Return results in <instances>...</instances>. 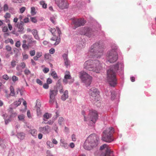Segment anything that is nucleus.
I'll return each mask as SVG.
<instances>
[{
    "label": "nucleus",
    "mask_w": 156,
    "mask_h": 156,
    "mask_svg": "<svg viewBox=\"0 0 156 156\" xmlns=\"http://www.w3.org/2000/svg\"><path fill=\"white\" fill-rule=\"evenodd\" d=\"M124 66L123 63H118L115 65L111 66L107 71V80L109 85L112 87H115L117 84L116 77V73L119 70L122 73Z\"/></svg>",
    "instance_id": "nucleus-1"
},
{
    "label": "nucleus",
    "mask_w": 156,
    "mask_h": 156,
    "mask_svg": "<svg viewBox=\"0 0 156 156\" xmlns=\"http://www.w3.org/2000/svg\"><path fill=\"white\" fill-rule=\"evenodd\" d=\"M104 44L101 41L96 42L90 48L88 55L92 57L100 58L103 54Z\"/></svg>",
    "instance_id": "nucleus-2"
},
{
    "label": "nucleus",
    "mask_w": 156,
    "mask_h": 156,
    "mask_svg": "<svg viewBox=\"0 0 156 156\" xmlns=\"http://www.w3.org/2000/svg\"><path fill=\"white\" fill-rule=\"evenodd\" d=\"M83 68L87 70L98 73L102 69V65L98 60L89 59L84 62Z\"/></svg>",
    "instance_id": "nucleus-3"
},
{
    "label": "nucleus",
    "mask_w": 156,
    "mask_h": 156,
    "mask_svg": "<svg viewBox=\"0 0 156 156\" xmlns=\"http://www.w3.org/2000/svg\"><path fill=\"white\" fill-rule=\"evenodd\" d=\"M99 138L95 133L90 135L86 139L83 145L84 148L90 150L96 147L99 143Z\"/></svg>",
    "instance_id": "nucleus-4"
},
{
    "label": "nucleus",
    "mask_w": 156,
    "mask_h": 156,
    "mask_svg": "<svg viewBox=\"0 0 156 156\" xmlns=\"http://www.w3.org/2000/svg\"><path fill=\"white\" fill-rule=\"evenodd\" d=\"M112 49L108 51L106 55L107 59L110 63H114L116 62L118 58L117 52L118 48L115 44H113L112 46Z\"/></svg>",
    "instance_id": "nucleus-5"
},
{
    "label": "nucleus",
    "mask_w": 156,
    "mask_h": 156,
    "mask_svg": "<svg viewBox=\"0 0 156 156\" xmlns=\"http://www.w3.org/2000/svg\"><path fill=\"white\" fill-rule=\"evenodd\" d=\"M98 119V115L97 112L94 110L90 111L88 115L84 116V121L89 125L92 126L94 124Z\"/></svg>",
    "instance_id": "nucleus-6"
},
{
    "label": "nucleus",
    "mask_w": 156,
    "mask_h": 156,
    "mask_svg": "<svg viewBox=\"0 0 156 156\" xmlns=\"http://www.w3.org/2000/svg\"><path fill=\"white\" fill-rule=\"evenodd\" d=\"M95 156H114L107 144H104L101 146L100 149L94 153Z\"/></svg>",
    "instance_id": "nucleus-7"
},
{
    "label": "nucleus",
    "mask_w": 156,
    "mask_h": 156,
    "mask_svg": "<svg viewBox=\"0 0 156 156\" xmlns=\"http://www.w3.org/2000/svg\"><path fill=\"white\" fill-rule=\"evenodd\" d=\"M114 131L113 128L112 127H110L106 129L103 132L102 138V140L109 143L113 141L112 135Z\"/></svg>",
    "instance_id": "nucleus-8"
},
{
    "label": "nucleus",
    "mask_w": 156,
    "mask_h": 156,
    "mask_svg": "<svg viewBox=\"0 0 156 156\" xmlns=\"http://www.w3.org/2000/svg\"><path fill=\"white\" fill-rule=\"evenodd\" d=\"M80 77L87 87L90 85L92 82V77L86 72L83 71L80 72Z\"/></svg>",
    "instance_id": "nucleus-9"
},
{
    "label": "nucleus",
    "mask_w": 156,
    "mask_h": 156,
    "mask_svg": "<svg viewBox=\"0 0 156 156\" xmlns=\"http://www.w3.org/2000/svg\"><path fill=\"white\" fill-rule=\"evenodd\" d=\"M89 93L90 98L94 101H98L100 99L99 92L97 89L92 88L89 90Z\"/></svg>",
    "instance_id": "nucleus-10"
},
{
    "label": "nucleus",
    "mask_w": 156,
    "mask_h": 156,
    "mask_svg": "<svg viewBox=\"0 0 156 156\" xmlns=\"http://www.w3.org/2000/svg\"><path fill=\"white\" fill-rule=\"evenodd\" d=\"M97 32L89 28H83L81 29L80 34L84 35L89 37H90L95 35Z\"/></svg>",
    "instance_id": "nucleus-11"
},
{
    "label": "nucleus",
    "mask_w": 156,
    "mask_h": 156,
    "mask_svg": "<svg viewBox=\"0 0 156 156\" xmlns=\"http://www.w3.org/2000/svg\"><path fill=\"white\" fill-rule=\"evenodd\" d=\"M58 92V90L56 87H54L53 89L50 90L49 93V103L51 104H52L54 102L55 97L57 95Z\"/></svg>",
    "instance_id": "nucleus-12"
},
{
    "label": "nucleus",
    "mask_w": 156,
    "mask_h": 156,
    "mask_svg": "<svg viewBox=\"0 0 156 156\" xmlns=\"http://www.w3.org/2000/svg\"><path fill=\"white\" fill-rule=\"evenodd\" d=\"M86 22L83 19H75L73 20L72 23L74 25V29H76L80 26H83Z\"/></svg>",
    "instance_id": "nucleus-13"
},
{
    "label": "nucleus",
    "mask_w": 156,
    "mask_h": 156,
    "mask_svg": "<svg viewBox=\"0 0 156 156\" xmlns=\"http://www.w3.org/2000/svg\"><path fill=\"white\" fill-rule=\"evenodd\" d=\"M56 4L61 9L68 8V4L66 0H55Z\"/></svg>",
    "instance_id": "nucleus-14"
},
{
    "label": "nucleus",
    "mask_w": 156,
    "mask_h": 156,
    "mask_svg": "<svg viewBox=\"0 0 156 156\" xmlns=\"http://www.w3.org/2000/svg\"><path fill=\"white\" fill-rule=\"evenodd\" d=\"M39 130L40 132L44 134H48L51 131L50 127L48 125L39 127Z\"/></svg>",
    "instance_id": "nucleus-15"
},
{
    "label": "nucleus",
    "mask_w": 156,
    "mask_h": 156,
    "mask_svg": "<svg viewBox=\"0 0 156 156\" xmlns=\"http://www.w3.org/2000/svg\"><path fill=\"white\" fill-rule=\"evenodd\" d=\"M16 27L18 29V32L21 34L23 33L24 32L23 27V23L22 21L20 22H18L15 24Z\"/></svg>",
    "instance_id": "nucleus-16"
},
{
    "label": "nucleus",
    "mask_w": 156,
    "mask_h": 156,
    "mask_svg": "<svg viewBox=\"0 0 156 156\" xmlns=\"http://www.w3.org/2000/svg\"><path fill=\"white\" fill-rule=\"evenodd\" d=\"M27 41L28 42V44L30 46H36L37 41H36L34 40L32 37L28 38V39H27Z\"/></svg>",
    "instance_id": "nucleus-17"
},
{
    "label": "nucleus",
    "mask_w": 156,
    "mask_h": 156,
    "mask_svg": "<svg viewBox=\"0 0 156 156\" xmlns=\"http://www.w3.org/2000/svg\"><path fill=\"white\" fill-rule=\"evenodd\" d=\"M60 145L62 147H63L66 149H68L69 147L68 144L64 139H61L60 140Z\"/></svg>",
    "instance_id": "nucleus-18"
},
{
    "label": "nucleus",
    "mask_w": 156,
    "mask_h": 156,
    "mask_svg": "<svg viewBox=\"0 0 156 156\" xmlns=\"http://www.w3.org/2000/svg\"><path fill=\"white\" fill-rule=\"evenodd\" d=\"M34 38L37 40H40V37L38 34V32L36 30H33L31 31Z\"/></svg>",
    "instance_id": "nucleus-19"
},
{
    "label": "nucleus",
    "mask_w": 156,
    "mask_h": 156,
    "mask_svg": "<svg viewBox=\"0 0 156 156\" xmlns=\"http://www.w3.org/2000/svg\"><path fill=\"white\" fill-rule=\"evenodd\" d=\"M51 117V115L48 113H46L43 116V120L45 121H46L47 120L50 118Z\"/></svg>",
    "instance_id": "nucleus-20"
},
{
    "label": "nucleus",
    "mask_w": 156,
    "mask_h": 156,
    "mask_svg": "<svg viewBox=\"0 0 156 156\" xmlns=\"http://www.w3.org/2000/svg\"><path fill=\"white\" fill-rule=\"evenodd\" d=\"M68 92L67 90L65 91L64 94L62 95L61 99L63 101H65L68 97Z\"/></svg>",
    "instance_id": "nucleus-21"
},
{
    "label": "nucleus",
    "mask_w": 156,
    "mask_h": 156,
    "mask_svg": "<svg viewBox=\"0 0 156 156\" xmlns=\"http://www.w3.org/2000/svg\"><path fill=\"white\" fill-rule=\"evenodd\" d=\"M25 134L23 133H18L17 135V137L21 140H23L25 137Z\"/></svg>",
    "instance_id": "nucleus-22"
},
{
    "label": "nucleus",
    "mask_w": 156,
    "mask_h": 156,
    "mask_svg": "<svg viewBox=\"0 0 156 156\" xmlns=\"http://www.w3.org/2000/svg\"><path fill=\"white\" fill-rule=\"evenodd\" d=\"M29 132L34 136L36 137L37 135V131L35 129H30L29 130Z\"/></svg>",
    "instance_id": "nucleus-23"
},
{
    "label": "nucleus",
    "mask_w": 156,
    "mask_h": 156,
    "mask_svg": "<svg viewBox=\"0 0 156 156\" xmlns=\"http://www.w3.org/2000/svg\"><path fill=\"white\" fill-rule=\"evenodd\" d=\"M71 78V76L69 74H66L64 76V79L63 80V82L65 84H66L67 83V80L70 79Z\"/></svg>",
    "instance_id": "nucleus-24"
},
{
    "label": "nucleus",
    "mask_w": 156,
    "mask_h": 156,
    "mask_svg": "<svg viewBox=\"0 0 156 156\" xmlns=\"http://www.w3.org/2000/svg\"><path fill=\"white\" fill-rule=\"evenodd\" d=\"M22 100H23V99H19L18 101L14 102L13 103V105L16 106V107H17L21 104Z\"/></svg>",
    "instance_id": "nucleus-25"
},
{
    "label": "nucleus",
    "mask_w": 156,
    "mask_h": 156,
    "mask_svg": "<svg viewBox=\"0 0 156 156\" xmlns=\"http://www.w3.org/2000/svg\"><path fill=\"white\" fill-rule=\"evenodd\" d=\"M51 70V71H52L51 73V75L54 79H57L58 78L57 75L55 71Z\"/></svg>",
    "instance_id": "nucleus-26"
},
{
    "label": "nucleus",
    "mask_w": 156,
    "mask_h": 156,
    "mask_svg": "<svg viewBox=\"0 0 156 156\" xmlns=\"http://www.w3.org/2000/svg\"><path fill=\"white\" fill-rule=\"evenodd\" d=\"M10 95L12 96H15V93L13 87L12 86H10Z\"/></svg>",
    "instance_id": "nucleus-27"
},
{
    "label": "nucleus",
    "mask_w": 156,
    "mask_h": 156,
    "mask_svg": "<svg viewBox=\"0 0 156 156\" xmlns=\"http://www.w3.org/2000/svg\"><path fill=\"white\" fill-rule=\"evenodd\" d=\"M40 3L42 6L43 8L46 9L47 7V5L44 1H42L40 2Z\"/></svg>",
    "instance_id": "nucleus-28"
},
{
    "label": "nucleus",
    "mask_w": 156,
    "mask_h": 156,
    "mask_svg": "<svg viewBox=\"0 0 156 156\" xmlns=\"http://www.w3.org/2000/svg\"><path fill=\"white\" fill-rule=\"evenodd\" d=\"M65 65L66 67H68V66L69 65L70 62L69 59L64 60Z\"/></svg>",
    "instance_id": "nucleus-29"
},
{
    "label": "nucleus",
    "mask_w": 156,
    "mask_h": 156,
    "mask_svg": "<svg viewBox=\"0 0 156 156\" xmlns=\"http://www.w3.org/2000/svg\"><path fill=\"white\" fill-rule=\"evenodd\" d=\"M24 116L23 114H21L18 116V118L19 120L23 121L24 120Z\"/></svg>",
    "instance_id": "nucleus-30"
},
{
    "label": "nucleus",
    "mask_w": 156,
    "mask_h": 156,
    "mask_svg": "<svg viewBox=\"0 0 156 156\" xmlns=\"http://www.w3.org/2000/svg\"><path fill=\"white\" fill-rule=\"evenodd\" d=\"M31 13L32 16H34L36 14L35 8L34 7L31 8Z\"/></svg>",
    "instance_id": "nucleus-31"
},
{
    "label": "nucleus",
    "mask_w": 156,
    "mask_h": 156,
    "mask_svg": "<svg viewBox=\"0 0 156 156\" xmlns=\"http://www.w3.org/2000/svg\"><path fill=\"white\" fill-rule=\"evenodd\" d=\"M54 123V121L53 120H49V121H48V122H42V123L45 124H48L49 125H52L53 123Z\"/></svg>",
    "instance_id": "nucleus-32"
},
{
    "label": "nucleus",
    "mask_w": 156,
    "mask_h": 156,
    "mask_svg": "<svg viewBox=\"0 0 156 156\" xmlns=\"http://www.w3.org/2000/svg\"><path fill=\"white\" fill-rule=\"evenodd\" d=\"M64 121V119L62 117H59L58 120V122L59 124L61 125L62 123Z\"/></svg>",
    "instance_id": "nucleus-33"
},
{
    "label": "nucleus",
    "mask_w": 156,
    "mask_h": 156,
    "mask_svg": "<svg viewBox=\"0 0 156 156\" xmlns=\"http://www.w3.org/2000/svg\"><path fill=\"white\" fill-rule=\"evenodd\" d=\"M29 46H30L28 44H22V47L24 50L28 49Z\"/></svg>",
    "instance_id": "nucleus-34"
},
{
    "label": "nucleus",
    "mask_w": 156,
    "mask_h": 156,
    "mask_svg": "<svg viewBox=\"0 0 156 156\" xmlns=\"http://www.w3.org/2000/svg\"><path fill=\"white\" fill-rule=\"evenodd\" d=\"M12 80L13 82L15 83L18 80V78L15 76H13L12 77Z\"/></svg>",
    "instance_id": "nucleus-35"
},
{
    "label": "nucleus",
    "mask_w": 156,
    "mask_h": 156,
    "mask_svg": "<svg viewBox=\"0 0 156 156\" xmlns=\"http://www.w3.org/2000/svg\"><path fill=\"white\" fill-rule=\"evenodd\" d=\"M37 115L38 116H40L41 114V112L40 108L37 107L36 109Z\"/></svg>",
    "instance_id": "nucleus-36"
},
{
    "label": "nucleus",
    "mask_w": 156,
    "mask_h": 156,
    "mask_svg": "<svg viewBox=\"0 0 156 156\" xmlns=\"http://www.w3.org/2000/svg\"><path fill=\"white\" fill-rule=\"evenodd\" d=\"M46 144L47 145L50 147H54V145L50 141H47L46 142Z\"/></svg>",
    "instance_id": "nucleus-37"
},
{
    "label": "nucleus",
    "mask_w": 156,
    "mask_h": 156,
    "mask_svg": "<svg viewBox=\"0 0 156 156\" xmlns=\"http://www.w3.org/2000/svg\"><path fill=\"white\" fill-rule=\"evenodd\" d=\"M16 69L18 71H20L21 72H23L22 69L20 67V65H17L16 67Z\"/></svg>",
    "instance_id": "nucleus-38"
},
{
    "label": "nucleus",
    "mask_w": 156,
    "mask_h": 156,
    "mask_svg": "<svg viewBox=\"0 0 156 156\" xmlns=\"http://www.w3.org/2000/svg\"><path fill=\"white\" fill-rule=\"evenodd\" d=\"M62 57L64 60L68 59V54H67L65 53L63 54L62 55Z\"/></svg>",
    "instance_id": "nucleus-39"
},
{
    "label": "nucleus",
    "mask_w": 156,
    "mask_h": 156,
    "mask_svg": "<svg viewBox=\"0 0 156 156\" xmlns=\"http://www.w3.org/2000/svg\"><path fill=\"white\" fill-rule=\"evenodd\" d=\"M25 75H28L30 73V71L28 69H26L24 71Z\"/></svg>",
    "instance_id": "nucleus-40"
},
{
    "label": "nucleus",
    "mask_w": 156,
    "mask_h": 156,
    "mask_svg": "<svg viewBox=\"0 0 156 156\" xmlns=\"http://www.w3.org/2000/svg\"><path fill=\"white\" fill-rule=\"evenodd\" d=\"M42 52H38L36 53V56L39 58L42 56Z\"/></svg>",
    "instance_id": "nucleus-41"
},
{
    "label": "nucleus",
    "mask_w": 156,
    "mask_h": 156,
    "mask_svg": "<svg viewBox=\"0 0 156 156\" xmlns=\"http://www.w3.org/2000/svg\"><path fill=\"white\" fill-rule=\"evenodd\" d=\"M30 54L31 56H34L35 54V51L34 50L30 51Z\"/></svg>",
    "instance_id": "nucleus-42"
},
{
    "label": "nucleus",
    "mask_w": 156,
    "mask_h": 156,
    "mask_svg": "<svg viewBox=\"0 0 156 156\" xmlns=\"http://www.w3.org/2000/svg\"><path fill=\"white\" fill-rule=\"evenodd\" d=\"M8 5L7 4H5L3 6V10L5 12L8 10Z\"/></svg>",
    "instance_id": "nucleus-43"
},
{
    "label": "nucleus",
    "mask_w": 156,
    "mask_h": 156,
    "mask_svg": "<svg viewBox=\"0 0 156 156\" xmlns=\"http://www.w3.org/2000/svg\"><path fill=\"white\" fill-rule=\"evenodd\" d=\"M21 45V43L20 41H17L15 44V46L17 48L20 47Z\"/></svg>",
    "instance_id": "nucleus-44"
},
{
    "label": "nucleus",
    "mask_w": 156,
    "mask_h": 156,
    "mask_svg": "<svg viewBox=\"0 0 156 156\" xmlns=\"http://www.w3.org/2000/svg\"><path fill=\"white\" fill-rule=\"evenodd\" d=\"M30 37H31L29 36L27 34H24L22 37V38L25 40L28 39V38H30Z\"/></svg>",
    "instance_id": "nucleus-45"
},
{
    "label": "nucleus",
    "mask_w": 156,
    "mask_h": 156,
    "mask_svg": "<svg viewBox=\"0 0 156 156\" xmlns=\"http://www.w3.org/2000/svg\"><path fill=\"white\" fill-rule=\"evenodd\" d=\"M20 65V67L22 68V69H24L26 67V64L24 62H21Z\"/></svg>",
    "instance_id": "nucleus-46"
},
{
    "label": "nucleus",
    "mask_w": 156,
    "mask_h": 156,
    "mask_svg": "<svg viewBox=\"0 0 156 156\" xmlns=\"http://www.w3.org/2000/svg\"><path fill=\"white\" fill-rule=\"evenodd\" d=\"M60 38H58L56 40L55 43L54 44L55 45H57L60 42Z\"/></svg>",
    "instance_id": "nucleus-47"
},
{
    "label": "nucleus",
    "mask_w": 156,
    "mask_h": 156,
    "mask_svg": "<svg viewBox=\"0 0 156 156\" xmlns=\"http://www.w3.org/2000/svg\"><path fill=\"white\" fill-rule=\"evenodd\" d=\"M60 38H58L56 40L55 43L54 44L55 45H57L60 42Z\"/></svg>",
    "instance_id": "nucleus-48"
},
{
    "label": "nucleus",
    "mask_w": 156,
    "mask_h": 156,
    "mask_svg": "<svg viewBox=\"0 0 156 156\" xmlns=\"http://www.w3.org/2000/svg\"><path fill=\"white\" fill-rule=\"evenodd\" d=\"M60 38H58L56 40L55 43L54 44L55 45H57L60 42Z\"/></svg>",
    "instance_id": "nucleus-49"
},
{
    "label": "nucleus",
    "mask_w": 156,
    "mask_h": 156,
    "mask_svg": "<svg viewBox=\"0 0 156 156\" xmlns=\"http://www.w3.org/2000/svg\"><path fill=\"white\" fill-rule=\"evenodd\" d=\"M11 65L12 67H14L16 66V61L14 60H12L11 62Z\"/></svg>",
    "instance_id": "nucleus-50"
},
{
    "label": "nucleus",
    "mask_w": 156,
    "mask_h": 156,
    "mask_svg": "<svg viewBox=\"0 0 156 156\" xmlns=\"http://www.w3.org/2000/svg\"><path fill=\"white\" fill-rule=\"evenodd\" d=\"M51 33L54 36V33L55 31L56 30L55 28H50L49 29Z\"/></svg>",
    "instance_id": "nucleus-51"
},
{
    "label": "nucleus",
    "mask_w": 156,
    "mask_h": 156,
    "mask_svg": "<svg viewBox=\"0 0 156 156\" xmlns=\"http://www.w3.org/2000/svg\"><path fill=\"white\" fill-rule=\"evenodd\" d=\"M6 49L8 51H10L12 50V48L9 45H6L5 47Z\"/></svg>",
    "instance_id": "nucleus-52"
},
{
    "label": "nucleus",
    "mask_w": 156,
    "mask_h": 156,
    "mask_svg": "<svg viewBox=\"0 0 156 156\" xmlns=\"http://www.w3.org/2000/svg\"><path fill=\"white\" fill-rule=\"evenodd\" d=\"M23 59H24V60L27 59L28 58V55H27V54H23Z\"/></svg>",
    "instance_id": "nucleus-53"
},
{
    "label": "nucleus",
    "mask_w": 156,
    "mask_h": 156,
    "mask_svg": "<svg viewBox=\"0 0 156 156\" xmlns=\"http://www.w3.org/2000/svg\"><path fill=\"white\" fill-rule=\"evenodd\" d=\"M2 78L4 80H7L9 79V77L6 74H5L2 76Z\"/></svg>",
    "instance_id": "nucleus-54"
},
{
    "label": "nucleus",
    "mask_w": 156,
    "mask_h": 156,
    "mask_svg": "<svg viewBox=\"0 0 156 156\" xmlns=\"http://www.w3.org/2000/svg\"><path fill=\"white\" fill-rule=\"evenodd\" d=\"M52 82V80L50 78H48L47 80V83L48 84H50Z\"/></svg>",
    "instance_id": "nucleus-55"
},
{
    "label": "nucleus",
    "mask_w": 156,
    "mask_h": 156,
    "mask_svg": "<svg viewBox=\"0 0 156 156\" xmlns=\"http://www.w3.org/2000/svg\"><path fill=\"white\" fill-rule=\"evenodd\" d=\"M36 82L38 84L40 85H42V82L39 79H37Z\"/></svg>",
    "instance_id": "nucleus-56"
},
{
    "label": "nucleus",
    "mask_w": 156,
    "mask_h": 156,
    "mask_svg": "<svg viewBox=\"0 0 156 156\" xmlns=\"http://www.w3.org/2000/svg\"><path fill=\"white\" fill-rule=\"evenodd\" d=\"M26 8L23 7L20 9V12L21 13H23L25 11Z\"/></svg>",
    "instance_id": "nucleus-57"
},
{
    "label": "nucleus",
    "mask_w": 156,
    "mask_h": 156,
    "mask_svg": "<svg viewBox=\"0 0 156 156\" xmlns=\"http://www.w3.org/2000/svg\"><path fill=\"white\" fill-rule=\"evenodd\" d=\"M31 21L34 23H36L37 22V20L35 17H31L30 18Z\"/></svg>",
    "instance_id": "nucleus-58"
},
{
    "label": "nucleus",
    "mask_w": 156,
    "mask_h": 156,
    "mask_svg": "<svg viewBox=\"0 0 156 156\" xmlns=\"http://www.w3.org/2000/svg\"><path fill=\"white\" fill-rule=\"evenodd\" d=\"M49 71V69L48 68H45L43 70V71L44 73H47Z\"/></svg>",
    "instance_id": "nucleus-59"
},
{
    "label": "nucleus",
    "mask_w": 156,
    "mask_h": 156,
    "mask_svg": "<svg viewBox=\"0 0 156 156\" xmlns=\"http://www.w3.org/2000/svg\"><path fill=\"white\" fill-rule=\"evenodd\" d=\"M5 18H9L10 17V14L9 13H6L4 16Z\"/></svg>",
    "instance_id": "nucleus-60"
},
{
    "label": "nucleus",
    "mask_w": 156,
    "mask_h": 156,
    "mask_svg": "<svg viewBox=\"0 0 156 156\" xmlns=\"http://www.w3.org/2000/svg\"><path fill=\"white\" fill-rule=\"evenodd\" d=\"M27 115L28 117L30 119L31 118V115L30 114V112L29 110H28L27 112Z\"/></svg>",
    "instance_id": "nucleus-61"
},
{
    "label": "nucleus",
    "mask_w": 156,
    "mask_h": 156,
    "mask_svg": "<svg viewBox=\"0 0 156 156\" xmlns=\"http://www.w3.org/2000/svg\"><path fill=\"white\" fill-rule=\"evenodd\" d=\"M115 97V92L113 91L111 92V98L112 99H114Z\"/></svg>",
    "instance_id": "nucleus-62"
},
{
    "label": "nucleus",
    "mask_w": 156,
    "mask_h": 156,
    "mask_svg": "<svg viewBox=\"0 0 156 156\" xmlns=\"http://www.w3.org/2000/svg\"><path fill=\"white\" fill-rule=\"evenodd\" d=\"M55 52V50L53 48H51L49 50V53L51 54H53Z\"/></svg>",
    "instance_id": "nucleus-63"
},
{
    "label": "nucleus",
    "mask_w": 156,
    "mask_h": 156,
    "mask_svg": "<svg viewBox=\"0 0 156 156\" xmlns=\"http://www.w3.org/2000/svg\"><path fill=\"white\" fill-rule=\"evenodd\" d=\"M69 146L71 148H73L75 147V144L73 143H71L69 144Z\"/></svg>",
    "instance_id": "nucleus-64"
}]
</instances>
